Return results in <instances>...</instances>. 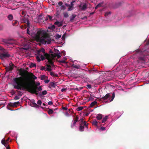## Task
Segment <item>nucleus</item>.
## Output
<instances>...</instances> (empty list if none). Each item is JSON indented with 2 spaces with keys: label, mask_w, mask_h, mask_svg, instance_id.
I'll use <instances>...</instances> for the list:
<instances>
[{
  "label": "nucleus",
  "mask_w": 149,
  "mask_h": 149,
  "mask_svg": "<svg viewBox=\"0 0 149 149\" xmlns=\"http://www.w3.org/2000/svg\"><path fill=\"white\" fill-rule=\"evenodd\" d=\"M19 71V74L21 77L15 78L13 81L15 83L14 88L18 90H26L31 89L35 87H37L40 85V83L37 82L36 84L34 80L37 77L32 73H29L27 70L20 69Z\"/></svg>",
  "instance_id": "nucleus-1"
},
{
  "label": "nucleus",
  "mask_w": 149,
  "mask_h": 149,
  "mask_svg": "<svg viewBox=\"0 0 149 149\" xmlns=\"http://www.w3.org/2000/svg\"><path fill=\"white\" fill-rule=\"evenodd\" d=\"M27 33L34 38L38 41L43 44H49L51 38L49 35L44 30H39L32 26L29 27L27 29Z\"/></svg>",
  "instance_id": "nucleus-2"
},
{
  "label": "nucleus",
  "mask_w": 149,
  "mask_h": 149,
  "mask_svg": "<svg viewBox=\"0 0 149 149\" xmlns=\"http://www.w3.org/2000/svg\"><path fill=\"white\" fill-rule=\"evenodd\" d=\"M60 54L57 53V54H56V55H54L53 54H49L47 53H46L45 54V56L48 60V62L53 67L54 66V62L53 61L55 59L54 58L56 56L58 58H60L61 56Z\"/></svg>",
  "instance_id": "nucleus-3"
},
{
  "label": "nucleus",
  "mask_w": 149,
  "mask_h": 149,
  "mask_svg": "<svg viewBox=\"0 0 149 149\" xmlns=\"http://www.w3.org/2000/svg\"><path fill=\"white\" fill-rule=\"evenodd\" d=\"M37 89L38 91H42V86H40L39 87H35L33 88L29 89L27 91L31 93L35 94L36 95H38L39 93H38V91L37 90Z\"/></svg>",
  "instance_id": "nucleus-4"
},
{
  "label": "nucleus",
  "mask_w": 149,
  "mask_h": 149,
  "mask_svg": "<svg viewBox=\"0 0 149 149\" xmlns=\"http://www.w3.org/2000/svg\"><path fill=\"white\" fill-rule=\"evenodd\" d=\"M19 104V102H15L14 103H9L7 107L8 109L10 110H13L9 108V107H17V106Z\"/></svg>",
  "instance_id": "nucleus-5"
},
{
  "label": "nucleus",
  "mask_w": 149,
  "mask_h": 149,
  "mask_svg": "<svg viewBox=\"0 0 149 149\" xmlns=\"http://www.w3.org/2000/svg\"><path fill=\"white\" fill-rule=\"evenodd\" d=\"M10 66L6 67L5 68V70H6V72L9 71L11 72L13 70L14 68V64H12L11 65L10 64Z\"/></svg>",
  "instance_id": "nucleus-6"
},
{
  "label": "nucleus",
  "mask_w": 149,
  "mask_h": 149,
  "mask_svg": "<svg viewBox=\"0 0 149 149\" xmlns=\"http://www.w3.org/2000/svg\"><path fill=\"white\" fill-rule=\"evenodd\" d=\"M81 4L79 6V7L81 8V10L82 11H84L87 8V5L85 3H84L82 6H81Z\"/></svg>",
  "instance_id": "nucleus-7"
},
{
  "label": "nucleus",
  "mask_w": 149,
  "mask_h": 149,
  "mask_svg": "<svg viewBox=\"0 0 149 149\" xmlns=\"http://www.w3.org/2000/svg\"><path fill=\"white\" fill-rule=\"evenodd\" d=\"M111 96L110 95L109 93L107 94L104 96H103L100 99V100H105L109 98Z\"/></svg>",
  "instance_id": "nucleus-8"
},
{
  "label": "nucleus",
  "mask_w": 149,
  "mask_h": 149,
  "mask_svg": "<svg viewBox=\"0 0 149 149\" xmlns=\"http://www.w3.org/2000/svg\"><path fill=\"white\" fill-rule=\"evenodd\" d=\"M30 104L31 106L33 107L38 108L39 107L38 105L35 103L34 100H33L30 103Z\"/></svg>",
  "instance_id": "nucleus-9"
},
{
  "label": "nucleus",
  "mask_w": 149,
  "mask_h": 149,
  "mask_svg": "<svg viewBox=\"0 0 149 149\" xmlns=\"http://www.w3.org/2000/svg\"><path fill=\"white\" fill-rule=\"evenodd\" d=\"M54 24L57 25L58 27H60L63 25V23L62 21L59 22L58 21H56L54 23Z\"/></svg>",
  "instance_id": "nucleus-10"
},
{
  "label": "nucleus",
  "mask_w": 149,
  "mask_h": 149,
  "mask_svg": "<svg viewBox=\"0 0 149 149\" xmlns=\"http://www.w3.org/2000/svg\"><path fill=\"white\" fill-rule=\"evenodd\" d=\"M47 91L46 90H45L42 91V92H40L38 95L39 96H41L42 95H44L47 94Z\"/></svg>",
  "instance_id": "nucleus-11"
},
{
  "label": "nucleus",
  "mask_w": 149,
  "mask_h": 149,
  "mask_svg": "<svg viewBox=\"0 0 149 149\" xmlns=\"http://www.w3.org/2000/svg\"><path fill=\"white\" fill-rule=\"evenodd\" d=\"M49 85L53 88H55L57 85L55 82H50L49 83Z\"/></svg>",
  "instance_id": "nucleus-12"
},
{
  "label": "nucleus",
  "mask_w": 149,
  "mask_h": 149,
  "mask_svg": "<svg viewBox=\"0 0 149 149\" xmlns=\"http://www.w3.org/2000/svg\"><path fill=\"white\" fill-rule=\"evenodd\" d=\"M1 54L4 58L9 57L10 56V54H8V53H1Z\"/></svg>",
  "instance_id": "nucleus-13"
},
{
  "label": "nucleus",
  "mask_w": 149,
  "mask_h": 149,
  "mask_svg": "<svg viewBox=\"0 0 149 149\" xmlns=\"http://www.w3.org/2000/svg\"><path fill=\"white\" fill-rule=\"evenodd\" d=\"M79 130L81 132L84 131V126H83V123H81L80 124Z\"/></svg>",
  "instance_id": "nucleus-14"
},
{
  "label": "nucleus",
  "mask_w": 149,
  "mask_h": 149,
  "mask_svg": "<svg viewBox=\"0 0 149 149\" xmlns=\"http://www.w3.org/2000/svg\"><path fill=\"white\" fill-rule=\"evenodd\" d=\"M119 71V70L118 69H116V70H112L110 72L111 74H113L114 75H115L116 74L117 75V73Z\"/></svg>",
  "instance_id": "nucleus-15"
},
{
  "label": "nucleus",
  "mask_w": 149,
  "mask_h": 149,
  "mask_svg": "<svg viewBox=\"0 0 149 149\" xmlns=\"http://www.w3.org/2000/svg\"><path fill=\"white\" fill-rule=\"evenodd\" d=\"M76 17V15L75 14H72V16L70 17V22H72L74 20V18Z\"/></svg>",
  "instance_id": "nucleus-16"
},
{
  "label": "nucleus",
  "mask_w": 149,
  "mask_h": 149,
  "mask_svg": "<svg viewBox=\"0 0 149 149\" xmlns=\"http://www.w3.org/2000/svg\"><path fill=\"white\" fill-rule=\"evenodd\" d=\"M7 18L9 20L12 21L13 19V17L12 15L10 14L7 16Z\"/></svg>",
  "instance_id": "nucleus-17"
},
{
  "label": "nucleus",
  "mask_w": 149,
  "mask_h": 149,
  "mask_svg": "<svg viewBox=\"0 0 149 149\" xmlns=\"http://www.w3.org/2000/svg\"><path fill=\"white\" fill-rule=\"evenodd\" d=\"M47 68L46 70L48 71H50L52 70L51 68V65L49 64L47 65Z\"/></svg>",
  "instance_id": "nucleus-18"
},
{
  "label": "nucleus",
  "mask_w": 149,
  "mask_h": 149,
  "mask_svg": "<svg viewBox=\"0 0 149 149\" xmlns=\"http://www.w3.org/2000/svg\"><path fill=\"white\" fill-rule=\"evenodd\" d=\"M4 141L3 140L2 141V144L4 145L6 148V149H10V147H9V146L8 144H4Z\"/></svg>",
  "instance_id": "nucleus-19"
},
{
  "label": "nucleus",
  "mask_w": 149,
  "mask_h": 149,
  "mask_svg": "<svg viewBox=\"0 0 149 149\" xmlns=\"http://www.w3.org/2000/svg\"><path fill=\"white\" fill-rule=\"evenodd\" d=\"M10 139V138L9 137L6 140H5V139L4 138H3V139L2 140H1V143H2V141L3 140H4V144H6V143H7V144H8V141Z\"/></svg>",
  "instance_id": "nucleus-20"
},
{
  "label": "nucleus",
  "mask_w": 149,
  "mask_h": 149,
  "mask_svg": "<svg viewBox=\"0 0 149 149\" xmlns=\"http://www.w3.org/2000/svg\"><path fill=\"white\" fill-rule=\"evenodd\" d=\"M96 118L98 120L102 119V115L100 114H97L96 117Z\"/></svg>",
  "instance_id": "nucleus-21"
},
{
  "label": "nucleus",
  "mask_w": 149,
  "mask_h": 149,
  "mask_svg": "<svg viewBox=\"0 0 149 149\" xmlns=\"http://www.w3.org/2000/svg\"><path fill=\"white\" fill-rule=\"evenodd\" d=\"M14 22L12 23L13 25L14 26H17L19 24L18 22L16 20L14 21Z\"/></svg>",
  "instance_id": "nucleus-22"
},
{
  "label": "nucleus",
  "mask_w": 149,
  "mask_h": 149,
  "mask_svg": "<svg viewBox=\"0 0 149 149\" xmlns=\"http://www.w3.org/2000/svg\"><path fill=\"white\" fill-rule=\"evenodd\" d=\"M78 119L79 118L77 116H76V117L75 118L73 122V125H75L78 121Z\"/></svg>",
  "instance_id": "nucleus-23"
},
{
  "label": "nucleus",
  "mask_w": 149,
  "mask_h": 149,
  "mask_svg": "<svg viewBox=\"0 0 149 149\" xmlns=\"http://www.w3.org/2000/svg\"><path fill=\"white\" fill-rule=\"evenodd\" d=\"M97 103V102L96 101H94L91 103L90 105V107H92Z\"/></svg>",
  "instance_id": "nucleus-24"
},
{
  "label": "nucleus",
  "mask_w": 149,
  "mask_h": 149,
  "mask_svg": "<svg viewBox=\"0 0 149 149\" xmlns=\"http://www.w3.org/2000/svg\"><path fill=\"white\" fill-rule=\"evenodd\" d=\"M108 118L107 116H106L102 120V123H105L107 120Z\"/></svg>",
  "instance_id": "nucleus-25"
},
{
  "label": "nucleus",
  "mask_w": 149,
  "mask_h": 149,
  "mask_svg": "<svg viewBox=\"0 0 149 149\" xmlns=\"http://www.w3.org/2000/svg\"><path fill=\"white\" fill-rule=\"evenodd\" d=\"M83 126H85V127H86L87 129L88 128V123H87L86 121H84L83 123Z\"/></svg>",
  "instance_id": "nucleus-26"
},
{
  "label": "nucleus",
  "mask_w": 149,
  "mask_h": 149,
  "mask_svg": "<svg viewBox=\"0 0 149 149\" xmlns=\"http://www.w3.org/2000/svg\"><path fill=\"white\" fill-rule=\"evenodd\" d=\"M65 60H61V61H60V60H59V61H58L60 63H65L66 64H67V62H66L65 60H66V58H65Z\"/></svg>",
  "instance_id": "nucleus-27"
},
{
  "label": "nucleus",
  "mask_w": 149,
  "mask_h": 149,
  "mask_svg": "<svg viewBox=\"0 0 149 149\" xmlns=\"http://www.w3.org/2000/svg\"><path fill=\"white\" fill-rule=\"evenodd\" d=\"M64 17L65 18H67L69 16V15L68 13L64 12L63 13Z\"/></svg>",
  "instance_id": "nucleus-28"
},
{
  "label": "nucleus",
  "mask_w": 149,
  "mask_h": 149,
  "mask_svg": "<svg viewBox=\"0 0 149 149\" xmlns=\"http://www.w3.org/2000/svg\"><path fill=\"white\" fill-rule=\"evenodd\" d=\"M97 122L95 120H94L92 122V124L95 126H97Z\"/></svg>",
  "instance_id": "nucleus-29"
},
{
  "label": "nucleus",
  "mask_w": 149,
  "mask_h": 149,
  "mask_svg": "<svg viewBox=\"0 0 149 149\" xmlns=\"http://www.w3.org/2000/svg\"><path fill=\"white\" fill-rule=\"evenodd\" d=\"M55 26L54 25H53L49 27L48 29L53 30L55 29Z\"/></svg>",
  "instance_id": "nucleus-30"
},
{
  "label": "nucleus",
  "mask_w": 149,
  "mask_h": 149,
  "mask_svg": "<svg viewBox=\"0 0 149 149\" xmlns=\"http://www.w3.org/2000/svg\"><path fill=\"white\" fill-rule=\"evenodd\" d=\"M73 7L71 6L70 5V6H68V11L72 10H73Z\"/></svg>",
  "instance_id": "nucleus-31"
},
{
  "label": "nucleus",
  "mask_w": 149,
  "mask_h": 149,
  "mask_svg": "<svg viewBox=\"0 0 149 149\" xmlns=\"http://www.w3.org/2000/svg\"><path fill=\"white\" fill-rule=\"evenodd\" d=\"M115 97V93L114 92H113L112 94V95L111 97V99L110 100V102H111L113 100Z\"/></svg>",
  "instance_id": "nucleus-32"
},
{
  "label": "nucleus",
  "mask_w": 149,
  "mask_h": 149,
  "mask_svg": "<svg viewBox=\"0 0 149 149\" xmlns=\"http://www.w3.org/2000/svg\"><path fill=\"white\" fill-rule=\"evenodd\" d=\"M53 113V110L51 109H49V110L48 111V113L49 114H51Z\"/></svg>",
  "instance_id": "nucleus-33"
},
{
  "label": "nucleus",
  "mask_w": 149,
  "mask_h": 149,
  "mask_svg": "<svg viewBox=\"0 0 149 149\" xmlns=\"http://www.w3.org/2000/svg\"><path fill=\"white\" fill-rule=\"evenodd\" d=\"M72 66L73 68H75L79 69L80 68V66L79 65H76L73 64L72 65Z\"/></svg>",
  "instance_id": "nucleus-34"
},
{
  "label": "nucleus",
  "mask_w": 149,
  "mask_h": 149,
  "mask_svg": "<svg viewBox=\"0 0 149 149\" xmlns=\"http://www.w3.org/2000/svg\"><path fill=\"white\" fill-rule=\"evenodd\" d=\"M36 66V64L35 63H31L30 65V67L31 68H32L33 67H34Z\"/></svg>",
  "instance_id": "nucleus-35"
},
{
  "label": "nucleus",
  "mask_w": 149,
  "mask_h": 149,
  "mask_svg": "<svg viewBox=\"0 0 149 149\" xmlns=\"http://www.w3.org/2000/svg\"><path fill=\"white\" fill-rule=\"evenodd\" d=\"M46 77L45 75H42L40 76V79L41 80H44L45 79Z\"/></svg>",
  "instance_id": "nucleus-36"
},
{
  "label": "nucleus",
  "mask_w": 149,
  "mask_h": 149,
  "mask_svg": "<svg viewBox=\"0 0 149 149\" xmlns=\"http://www.w3.org/2000/svg\"><path fill=\"white\" fill-rule=\"evenodd\" d=\"M83 107H79L77 108V111H80L83 109Z\"/></svg>",
  "instance_id": "nucleus-37"
},
{
  "label": "nucleus",
  "mask_w": 149,
  "mask_h": 149,
  "mask_svg": "<svg viewBox=\"0 0 149 149\" xmlns=\"http://www.w3.org/2000/svg\"><path fill=\"white\" fill-rule=\"evenodd\" d=\"M65 7L64 5H62L61 6L60 9L61 10H64L65 9Z\"/></svg>",
  "instance_id": "nucleus-38"
},
{
  "label": "nucleus",
  "mask_w": 149,
  "mask_h": 149,
  "mask_svg": "<svg viewBox=\"0 0 149 149\" xmlns=\"http://www.w3.org/2000/svg\"><path fill=\"white\" fill-rule=\"evenodd\" d=\"M104 2H101L99 4H98L97 5L99 7L102 6V5L103 4Z\"/></svg>",
  "instance_id": "nucleus-39"
},
{
  "label": "nucleus",
  "mask_w": 149,
  "mask_h": 149,
  "mask_svg": "<svg viewBox=\"0 0 149 149\" xmlns=\"http://www.w3.org/2000/svg\"><path fill=\"white\" fill-rule=\"evenodd\" d=\"M54 52H55L56 53L54 54V55H56V54H57V53H58L59 54H60V52L59 51L56 49H54Z\"/></svg>",
  "instance_id": "nucleus-40"
},
{
  "label": "nucleus",
  "mask_w": 149,
  "mask_h": 149,
  "mask_svg": "<svg viewBox=\"0 0 149 149\" xmlns=\"http://www.w3.org/2000/svg\"><path fill=\"white\" fill-rule=\"evenodd\" d=\"M40 58H41V59L42 60H44L45 59V58L47 59L45 57V56H43L41 55L40 56Z\"/></svg>",
  "instance_id": "nucleus-41"
},
{
  "label": "nucleus",
  "mask_w": 149,
  "mask_h": 149,
  "mask_svg": "<svg viewBox=\"0 0 149 149\" xmlns=\"http://www.w3.org/2000/svg\"><path fill=\"white\" fill-rule=\"evenodd\" d=\"M111 14V12H106L105 14L104 15L105 16H108L109 15H110Z\"/></svg>",
  "instance_id": "nucleus-42"
},
{
  "label": "nucleus",
  "mask_w": 149,
  "mask_h": 149,
  "mask_svg": "<svg viewBox=\"0 0 149 149\" xmlns=\"http://www.w3.org/2000/svg\"><path fill=\"white\" fill-rule=\"evenodd\" d=\"M61 37V35H60L59 34H57L56 36V39H59V38H60Z\"/></svg>",
  "instance_id": "nucleus-43"
},
{
  "label": "nucleus",
  "mask_w": 149,
  "mask_h": 149,
  "mask_svg": "<svg viewBox=\"0 0 149 149\" xmlns=\"http://www.w3.org/2000/svg\"><path fill=\"white\" fill-rule=\"evenodd\" d=\"M37 103L38 105H40L42 103V102L40 100H38Z\"/></svg>",
  "instance_id": "nucleus-44"
},
{
  "label": "nucleus",
  "mask_w": 149,
  "mask_h": 149,
  "mask_svg": "<svg viewBox=\"0 0 149 149\" xmlns=\"http://www.w3.org/2000/svg\"><path fill=\"white\" fill-rule=\"evenodd\" d=\"M60 14V12L59 10H57L56 12V16H58Z\"/></svg>",
  "instance_id": "nucleus-45"
},
{
  "label": "nucleus",
  "mask_w": 149,
  "mask_h": 149,
  "mask_svg": "<svg viewBox=\"0 0 149 149\" xmlns=\"http://www.w3.org/2000/svg\"><path fill=\"white\" fill-rule=\"evenodd\" d=\"M18 94L19 95L22 96V92L21 91H18L17 92Z\"/></svg>",
  "instance_id": "nucleus-46"
},
{
  "label": "nucleus",
  "mask_w": 149,
  "mask_h": 149,
  "mask_svg": "<svg viewBox=\"0 0 149 149\" xmlns=\"http://www.w3.org/2000/svg\"><path fill=\"white\" fill-rule=\"evenodd\" d=\"M26 22H27V23H26L28 27V28L29 27H30L29 26V21L28 20H27Z\"/></svg>",
  "instance_id": "nucleus-47"
},
{
  "label": "nucleus",
  "mask_w": 149,
  "mask_h": 149,
  "mask_svg": "<svg viewBox=\"0 0 149 149\" xmlns=\"http://www.w3.org/2000/svg\"><path fill=\"white\" fill-rule=\"evenodd\" d=\"M19 96L17 95L15 97L14 99L15 100H17L19 99Z\"/></svg>",
  "instance_id": "nucleus-48"
},
{
  "label": "nucleus",
  "mask_w": 149,
  "mask_h": 149,
  "mask_svg": "<svg viewBox=\"0 0 149 149\" xmlns=\"http://www.w3.org/2000/svg\"><path fill=\"white\" fill-rule=\"evenodd\" d=\"M58 5L61 6L63 5V3L62 2V1H60L58 3Z\"/></svg>",
  "instance_id": "nucleus-49"
},
{
  "label": "nucleus",
  "mask_w": 149,
  "mask_h": 149,
  "mask_svg": "<svg viewBox=\"0 0 149 149\" xmlns=\"http://www.w3.org/2000/svg\"><path fill=\"white\" fill-rule=\"evenodd\" d=\"M62 109L64 110H67L68 109L67 107H62Z\"/></svg>",
  "instance_id": "nucleus-50"
},
{
  "label": "nucleus",
  "mask_w": 149,
  "mask_h": 149,
  "mask_svg": "<svg viewBox=\"0 0 149 149\" xmlns=\"http://www.w3.org/2000/svg\"><path fill=\"white\" fill-rule=\"evenodd\" d=\"M44 19L45 21H47L48 19V18L47 17V16H46V17H44V19Z\"/></svg>",
  "instance_id": "nucleus-51"
},
{
  "label": "nucleus",
  "mask_w": 149,
  "mask_h": 149,
  "mask_svg": "<svg viewBox=\"0 0 149 149\" xmlns=\"http://www.w3.org/2000/svg\"><path fill=\"white\" fill-rule=\"evenodd\" d=\"M36 58L37 61L38 62H40V57L38 56H37Z\"/></svg>",
  "instance_id": "nucleus-52"
},
{
  "label": "nucleus",
  "mask_w": 149,
  "mask_h": 149,
  "mask_svg": "<svg viewBox=\"0 0 149 149\" xmlns=\"http://www.w3.org/2000/svg\"><path fill=\"white\" fill-rule=\"evenodd\" d=\"M86 86L89 88H91L92 87L91 85L89 84L87 85Z\"/></svg>",
  "instance_id": "nucleus-53"
},
{
  "label": "nucleus",
  "mask_w": 149,
  "mask_h": 149,
  "mask_svg": "<svg viewBox=\"0 0 149 149\" xmlns=\"http://www.w3.org/2000/svg\"><path fill=\"white\" fill-rule=\"evenodd\" d=\"M49 81H50L49 80L47 79V80H45L44 82L45 83L47 84L49 82Z\"/></svg>",
  "instance_id": "nucleus-54"
},
{
  "label": "nucleus",
  "mask_w": 149,
  "mask_h": 149,
  "mask_svg": "<svg viewBox=\"0 0 149 149\" xmlns=\"http://www.w3.org/2000/svg\"><path fill=\"white\" fill-rule=\"evenodd\" d=\"M47 17L48 18V19H49L50 20H51L52 19V17L49 15H47Z\"/></svg>",
  "instance_id": "nucleus-55"
},
{
  "label": "nucleus",
  "mask_w": 149,
  "mask_h": 149,
  "mask_svg": "<svg viewBox=\"0 0 149 149\" xmlns=\"http://www.w3.org/2000/svg\"><path fill=\"white\" fill-rule=\"evenodd\" d=\"M49 105H52L53 104V103L52 101H49L48 103Z\"/></svg>",
  "instance_id": "nucleus-56"
},
{
  "label": "nucleus",
  "mask_w": 149,
  "mask_h": 149,
  "mask_svg": "<svg viewBox=\"0 0 149 149\" xmlns=\"http://www.w3.org/2000/svg\"><path fill=\"white\" fill-rule=\"evenodd\" d=\"M66 90H67L66 88H63L61 89V92H63V91H66Z\"/></svg>",
  "instance_id": "nucleus-57"
},
{
  "label": "nucleus",
  "mask_w": 149,
  "mask_h": 149,
  "mask_svg": "<svg viewBox=\"0 0 149 149\" xmlns=\"http://www.w3.org/2000/svg\"><path fill=\"white\" fill-rule=\"evenodd\" d=\"M74 2V1H73L71 3V4H70L71 6L74 8V4L73 3Z\"/></svg>",
  "instance_id": "nucleus-58"
},
{
  "label": "nucleus",
  "mask_w": 149,
  "mask_h": 149,
  "mask_svg": "<svg viewBox=\"0 0 149 149\" xmlns=\"http://www.w3.org/2000/svg\"><path fill=\"white\" fill-rule=\"evenodd\" d=\"M0 59L1 60H3L4 59V58L2 56L1 54H0Z\"/></svg>",
  "instance_id": "nucleus-59"
},
{
  "label": "nucleus",
  "mask_w": 149,
  "mask_h": 149,
  "mask_svg": "<svg viewBox=\"0 0 149 149\" xmlns=\"http://www.w3.org/2000/svg\"><path fill=\"white\" fill-rule=\"evenodd\" d=\"M100 129L101 130H102L103 131V130H105V127H101L100 128Z\"/></svg>",
  "instance_id": "nucleus-60"
},
{
  "label": "nucleus",
  "mask_w": 149,
  "mask_h": 149,
  "mask_svg": "<svg viewBox=\"0 0 149 149\" xmlns=\"http://www.w3.org/2000/svg\"><path fill=\"white\" fill-rule=\"evenodd\" d=\"M45 67H43V66H42L41 67L40 69L41 70H45Z\"/></svg>",
  "instance_id": "nucleus-61"
},
{
  "label": "nucleus",
  "mask_w": 149,
  "mask_h": 149,
  "mask_svg": "<svg viewBox=\"0 0 149 149\" xmlns=\"http://www.w3.org/2000/svg\"><path fill=\"white\" fill-rule=\"evenodd\" d=\"M93 98L91 96L90 97H89V100H90L92 101L93 100Z\"/></svg>",
  "instance_id": "nucleus-62"
},
{
  "label": "nucleus",
  "mask_w": 149,
  "mask_h": 149,
  "mask_svg": "<svg viewBox=\"0 0 149 149\" xmlns=\"http://www.w3.org/2000/svg\"><path fill=\"white\" fill-rule=\"evenodd\" d=\"M0 50H1L3 52H4V49H3V48L2 47H1L0 46Z\"/></svg>",
  "instance_id": "nucleus-63"
},
{
  "label": "nucleus",
  "mask_w": 149,
  "mask_h": 149,
  "mask_svg": "<svg viewBox=\"0 0 149 149\" xmlns=\"http://www.w3.org/2000/svg\"><path fill=\"white\" fill-rule=\"evenodd\" d=\"M61 53L62 54H63V55H64V56H65V51H62L61 52Z\"/></svg>",
  "instance_id": "nucleus-64"
}]
</instances>
